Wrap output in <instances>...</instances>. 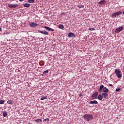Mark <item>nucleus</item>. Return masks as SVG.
<instances>
[{"instance_id": "nucleus-1", "label": "nucleus", "mask_w": 124, "mask_h": 124, "mask_svg": "<svg viewBox=\"0 0 124 124\" xmlns=\"http://www.w3.org/2000/svg\"><path fill=\"white\" fill-rule=\"evenodd\" d=\"M83 118L85 120H86L87 122H89L90 120H93V116L92 114H87L84 115Z\"/></svg>"}, {"instance_id": "nucleus-2", "label": "nucleus", "mask_w": 124, "mask_h": 124, "mask_svg": "<svg viewBox=\"0 0 124 124\" xmlns=\"http://www.w3.org/2000/svg\"><path fill=\"white\" fill-rule=\"evenodd\" d=\"M115 72L117 78H122V74H121L122 73V72L121 71V70H120V69H115Z\"/></svg>"}, {"instance_id": "nucleus-3", "label": "nucleus", "mask_w": 124, "mask_h": 124, "mask_svg": "<svg viewBox=\"0 0 124 124\" xmlns=\"http://www.w3.org/2000/svg\"><path fill=\"white\" fill-rule=\"evenodd\" d=\"M121 14H122V11L116 12L112 14L111 17L112 18H118V16L121 15Z\"/></svg>"}, {"instance_id": "nucleus-4", "label": "nucleus", "mask_w": 124, "mask_h": 124, "mask_svg": "<svg viewBox=\"0 0 124 124\" xmlns=\"http://www.w3.org/2000/svg\"><path fill=\"white\" fill-rule=\"evenodd\" d=\"M39 24H36L34 22H30L29 23V26L31 27V28H36V27H37L38 26H39Z\"/></svg>"}, {"instance_id": "nucleus-5", "label": "nucleus", "mask_w": 124, "mask_h": 124, "mask_svg": "<svg viewBox=\"0 0 124 124\" xmlns=\"http://www.w3.org/2000/svg\"><path fill=\"white\" fill-rule=\"evenodd\" d=\"M18 4L9 3L8 4V7H9V8H16V7H17V6H18Z\"/></svg>"}, {"instance_id": "nucleus-6", "label": "nucleus", "mask_w": 124, "mask_h": 124, "mask_svg": "<svg viewBox=\"0 0 124 124\" xmlns=\"http://www.w3.org/2000/svg\"><path fill=\"white\" fill-rule=\"evenodd\" d=\"M123 30H124V26H121L115 30V32L116 33H119V32H121Z\"/></svg>"}, {"instance_id": "nucleus-7", "label": "nucleus", "mask_w": 124, "mask_h": 124, "mask_svg": "<svg viewBox=\"0 0 124 124\" xmlns=\"http://www.w3.org/2000/svg\"><path fill=\"white\" fill-rule=\"evenodd\" d=\"M98 95V92H95L92 96V97L94 98V99H96L97 98V96Z\"/></svg>"}, {"instance_id": "nucleus-8", "label": "nucleus", "mask_w": 124, "mask_h": 124, "mask_svg": "<svg viewBox=\"0 0 124 124\" xmlns=\"http://www.w3.org/2000/svg\"><path fill=\"white\" fill-rule=\"evenodd\" d=\"M44 28L46 29V31H55L54 29H53L50 28V27H48L47 26H45Z\"/></svg>"}, {"instance_id": "nucleus-9", "label": "nucleus", "mask_w": 124, "mask_h": 124, "mask_svg": "<svg viewBox=\"0 0 124 124\" xmlns=\"http://www.w3.org/2000/svg\"><path fill=\"white\" fill-rule=\"evenodd\" d=\"M38 32H40V33H42L43 34L48 35V32H47L46 31H42L39 30Z\"/></svg>"}, {"instance_id": "nucleus-10", "label": "nucleus", "mask_w": 124, "mask_h": 124, "mask_svg": "<svg viewBox=\"0 0 124 124\" xmlns=\"http://www.w3.org/2000/svg\"><path fill=\"white\" fill-rule=\"evenodd\" d=\"M68 37H75V34H74L73 32H69L68 34Z\"/></svg>"}, {"instance_id": "nucleus-11", "label": "nucleus", "mask_w": 124, "mask_h": 124, "mask_svg": "<svg viewBox=\"0 0 124 124\" xmlns=\"http://www.w3.org/2000/svg\"><path fill=\"white\" fill-rule=\"evenodd\" d=\"M106 2V1L105 0H102L98 2V4H99L100 5H102V4L104 5Z\"/></svg>"}, {"instance_id": "nucleus-12", "label": "nucleus", "mask_w": 124, "mask_h": 124, "mask_svg": "<svg viewBox=\"0 0 124 124\" xmlns=\"http://www.w3.org/2000/svg\"><path fill=\"white\" fill-rule=\"evenodd\" d=\"M102 91H103V93H108V92H109V90H108V89L106 87H103Z\"/></svg>"}, {"instance_id": "nucleus-13", "label": "nucleus", "mask_w": 124, "mask_h": 124, "mask_svg": "<svg viewBox=\"0 0 124 124\" xmlns=\"http://www.w3.org/2000/svg\"><path fill=\"white\" fill-rule=\"evenodd\" d=\"M103 88H104V85H101L100 86V88L98 90V92L99 93H101V92H102V89H103Z\"/></svg>"}, {"instance_id": "nucleus-14", "label": "nucleus", "mask_w": 124, "mask_h": 124, "mask_svg": "<svg viewBox=\"0 0 124 124\" xmlns=\"http://www.w3.org/2000/svg\"><path fill=\"white\" fill-rule=\"evenodd\" d=\"M90 104H98V103L96 100L91 101L89 102Z\"/></svg>"}, {"instance_id": "nucleus-15", "label": "nucleus", "mask_w": 124, "mask_h": 124, "mask_svg": "<svg viewBox=\"0 0 124 124\" xmlns=\"http://www.w3.org/2000/svg\"><path fill=\"white\" fill-rule=\"evenodd\" d=\"M34 121L37 124H41V123H42V120L40 119H37Z\"/></svg>"}, {"instance_id": "nucleus-16", "label": "nucleus", "mask_w": 124, "mask_h": 124, "mask_svg": "<svg viewBox=\"0 0 124 124\" xmlns=\"http://www.w3.org/2000/svg\"><path fill=\"white\" fill-rule=\"evenodd\" d=\"M102 94L104 98H107L108 97V93H103Z\"/></svg>"}, {"instance_id": "nucleus-17", "label": "nucleus", "mask_w": 124, "mask_h": 124, "mask_svg": "<svg viewBox=\"0 0 124 124\" xmlns=\"http://www.w3.org/2000/svg\"><path fill=\"white\" fill-rule=\"evenodd\" d=\"M103 99V96L102 94H100L98 97V99H99V100H102V99Z\"/></svg>"}, {"instance_id": "nucleus-18", "label": "nucleus", "mask_w": 124, "mask_h": 124, "mask_svg": "<svg viewBox=\"0 0 124 124\" xmlns=\"http://www.w3.org/2000/svg\"><path fill=\"white\" fill-rule=\"evenodd\" d=\"M2 115L3 117H7V111H2Z\"/></svg>"}, {"instance_id": "nucleus-19", "label": "nucleus", "mask_w": 124, "mask_h": 124, "mask_svg": "<svg viewBox=\"0 0 124 124\" xmlns=\"http://www.w3.org/2000/svg\"><path fill=\"white\" fill-rule=\"evenodd\" d=\"M23 6L24 7H30L31 6V4L29 3H24L23 4Z\"/></svg>"}, {"instance_id": "nucleus-20", "label": "nucleus", "mask_w": 124, "mask_h": 124, "mask_svg": "<svg viewBox=\"0 0 124 124\" xmlns=\"http://www.w3.org/2000/svg\"><path fill=\"white\" fill-rule=\"evenodd\" d=\"M48 97L47 96H44L42 97L40 99L41 100H44V99H47Z\"/></svg>"}, {"instance_id": "nucleus-21", "label": "nucleus", "mask_w": 124, "mask_h": 124, "mask_svg": "<svg viewBox=\"0 0 124 124\" xmlns=\"http://www.w3.org/2000/svg\"><path fill=\"white\" fill-rule=\"evenodd\" d=\"M78 7H79V8H84V7H85V6H84V5L78 4Z\"/></svg>"}, {"instance_id": "nucleus-22", "label": "nucleus", "mask_w": 124, "mask_h": 124, "mask_svg": "<svg viewBox=\"0 0 124 124\" xmlns=\"http://www.w3.org/2000/svg\"><path fill=\"white\" fill-rule=\"evenodd\" d=\"M59 29H61V30H62L64 28V26H63V25H62V24H60L59 26Z\"/></svg>"}, {"instance_id": "nucleus-23", "label": "nucleus", "mask_w": 124, "mask_h": 124, "mask_svg": "<svg viewBox=\"0 0 124 124\" xmlns=\"http://www.w3.org/2000/svg\"><path fill=\"white\" fill-rule=\"evenodd\" d=\"M28 2L29 3H33L34 2V0H28Z\"/></svg>"}, {"instance_id": "nucleus-24", "label": "nucleus", "mask_w": 124, "mask_h": 124, "mask_svg": "<svg viewBox=\"0 0 124 124\" xmlns=\"http://www.w3.org/2000/svg\"><path fill=\"white\" fill-rule=\"evenodd\" d=\"M48 72V70H46V71H45L43 73V74L44 75H45V74H47Z\"/></svg>"}, {"instance_id": "nucleus-25", "label": "nucleus", "mask_w": 124, "mask_h": 124, "mask_svg": "<svg viewBox=\"0 0 124 124\" xmlns=\"http://www.w3.org/2000/svg\"><path fill=\"white\" fill-rule=\"evenodd\" d=\"M4 100H0V104H4Z\"/></svg>"}, {"instance_id": "nucleus-26", "label": "nucleus", "mask_w": 124, "mask_h": 124, "mask_svg": "<svg viewBox=\"0 0 124 124\" xmlns=\"http://www.w3.org/2000/svg\"><path fill=\"white\" fill-rule=\"evenodd\" d=\"M7 104H12V101H11V100H8V101H7Z\"/></svg>"}, {"instance_id": "nucleus-27", "label": "nucleus", "mask_w": 124, "mask_h": 124, "mask_svg": "<svg viewBox=\"0 0 124 124\" xmlns=\"http://www.w3.org/2000/svg\"><path fill=\"white\" fill-rule=\"evenodd\" d=\"M49 122V119L48 118H46V119H45L43 120V122Z\"/></svg>"}, {"instance_id": "nucleus-28", "label": "nucleus", "mask_w": 124, "mask_h": 124, "mask_svg": "<svg viewBox=\"0 0 124 124\" xmlns=\"http://www.w3.org/2000/svg\"><path fill=\"white\" fill-rule=\"evenodd\" d=\"M89 31H95V29H94V28H89Z\"/></svg>"}, {"instance_id": "nucleus-29", "label": "nucleus", "mask_w": 124, "mask_h": 124, "mask_svg": "<svg viewBox=\"0 0 124 124\" xmlns=\"http://www.w3.org/2000/svg\"><path fill=\"white\" fill-rule=\"evenodd\" d=\"M120 91H121V89L120 88H117L115 90L116 92H120Z\"/></svg>"}, {"instance_id": "nucleus-30", "label": "nucleus", "mask_w": 124, "mask_h": 124, "mask_svg": "<svg viewBox=\"0 0 124 124\" xmlns=\"http://www.w3.org/2000/svg\"><path fill=\"white\" fill-rule=\"evenodd\" d=\"M82 93H80V94H79V97H81V96H82Z\"/></svg>"}, {"instance_id": "nucleus-31", "label": "nucleus", "mask_w": 124, "mask_h": 124, "mask_svg": "<svg viewBox=\"0 0 124 124\" xmlns=\"http://www.w3.org/2000/svg\"><path fill=\"white\" fill-rule=\"evenodd\" d=\"M109 86L110 87H112L113 85H112V84H109Z\"/></svg>"}, {"instance_id": "nucleus-32", "label": "nucleus", "mask_w": 124, "mask_h": 124, "mask_svg": "<svg viewBox=\"0 0 124 124\" xmlns=\"http://www.w3.org/2000/svg\"><path fill=\"white\" fill-rule=\"evenodd\" d=\"M19 1H24V0H19Z\"/></svg>"}, {"instance_id": "nucleus-33", "label": "nucleus", "mask_w": 124, "mask_h": 124, "mask_svg": "<svg viewBox=\"0 0 124 124\" xmlns=\"http://www.w3.org/2000/svg\"><path fill=\"white\" fill-rule=\"evenodd\" d=\"M123 71H124V66H123Z\"/></svg>"}, {"instance_id": "nucleus-34", "label": "nucleus", "mask_w": 124, "mask_h": 124, "mask_svg": "<svg viewBox=\"0 0 124 124\" xmlns=\"http://www.w3.org/2000/svg\"><path fill=\"white\" fill-rule=\"evenodd\" d=\"M123 14L124 15V11L123 12Z\"/></svg>"}]
</instances>
